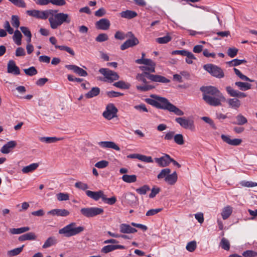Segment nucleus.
<instances>
[{
	"mask_svg": "<svg viewBox=\"0 0 257 257\" xmlns=\"http://www.w3.org/2000/svg\"><path fill=\"white\" fill-rule=\"evenodd\" d=\"M24 71L26 75L30 76L37 74L38 72L37 69L33 66L30 67L28 69H25Z\"/></svg>",
	"mask_w": 257,
	"mask_h": 257,
	"instance_id": "49",
	"label": "nucleus"
},
{
	"mask_svg": "<svg viewBox=\"0 0 257 257\" xmlns=\"http://www.w3.org/2000/svg\"><path fill=\"white\" fill-rule=\"evenodd\" d=\"M140 160L146 163H153V160L151 156H147L143 155H141L139 156Z\"/></svg>",
	"mask_w": 257,
	"mask_h": 257,
	"instance_id": "62",
	"label": "nucleus"
},
{
	"mask_svg": "<svg viewBox=\"0 0 257 257\" xmlns=\"http://www.w3.org/2000/svg\"><path fill=\"white\" fill-rule=\"evenodd\" d=\"M121 179L124 182L131 183L135 182L137 181V176L135 175H123Z\"/></svg>",
	"mask_w": 257,
	"mask_h": 257,
	"instance_id": "39",
	"label": "nucleus"
},
{
	"mask_svg": "<svg viewBox=\"0 0 257 257\" xmlns=\"http://www.w3.org/2000/svg\"><path fill=\"white\" fill-rule=\"evenodd\" d=\"M219 246L225 250H229L230 249V242L229 240L226 238L223 237L221 238L219 243Z\"/></svg>",
	"mask_w": 257,
	"mask_h": 257,
	"instance_id": "40",
	"label": "nucleus"
},
{
	"mask_svg": "<svg viewBox=\"0 0 257 257\" xmlns=\"http://www.w3.org/2000/svg\"><path fill=\"white\" fill-rule=\"evenodd\" d=\"M128 35L131 36L132 38L128 39L121 45V50H124L130 47L136 46L139 43L138 39L134 36L132 32H128Z\"/></svg>",
	"mask_w": 257,
	"mask_h": 257,
	"instance_id": "13",
	"label": "nucleus"
},
{
	"mask_svg": "<svg viewBox=\"0 0 257 257\" xmlns=\"http://www.w3.org/2000/svg\"><path fill=\"white\" fill-rule=\"evenodd\" d=\"M232 212V207L230 206L225 207L221 212V216L224 220L227 219Z\"/></svg>",
	"mask_w": 257,
	"mask_h": 257,
	"instance_id": "33",
	"label": "nucleus"
},
{
	"mask_svg": "<svg viewBox=\"0 0 257 257\" xmlns=\"http://www.w3.org/2000/svg\"><path fill=\"white\" fill-rule=\"evenodd\" d=\"M229 107L237 109L241 105L240 101L236 98H229L227 101Z\"/></svg>",
	"mask_w": 257,
	"mask_h": 257,
	"instance_id": "29",
	"label": "nucleus"
},
{
	"mask_svg": "<svg viewBox=\"0 0 257 257\" xmlns=\"http://www.w3.org/2000/svg\"><path fill=\"white\" fill-rule=\"evenodd\" d=\"M99 93L100 89L98 87H93L88 93L85 94V97L87 98H91L97 96Z\"/></svg>",
	"mask_w": 257,
	"mask_h": 257,
	"instance_id": "32",
	"label": "nucleus"
},
{
	"mask_svg": "<svg viewBox=\"0 0 257 257\" xmlns=\"http://www.w3.org/2000/svg\"><path fill=\"white\" fill-rule=\"evenodd\" d=\"M14 5L21 8H25L26 4L24 0H9Z\"/></svg>",
	"mask_w": 257,
	"mask_h": 257,
	"instance_id": "55",
	"label": "nucleus"
},
{
	"mask_svg": "<svg viewBox=\"0 0 257 257\" xmlns=\"http://www.w3.org/2000/svg\"><path fill=\"white\" fill-rule=\"evenodd\" d=\"M113 85L117 88L121 89H128L130 88L131 85L126 83L123 81H119L118 82H115L113 84Z\"/></svg>",
	"mask_w": 257,
	"mask_h": 257,
	"instance_id": "42",
	"label": "nucleus"
},
{
	"mask_svg": "<svg viewBox=\"0 0 257 257\" xmlns=\"http://www.w3.org/2000/svg\"><path fill=\"white\" fill-rule=\"evenodd\" d=\"M11 24L14 27L18 28L20 26V22L18 16L13 15L11 19Z\"/></svg>",
	"mask_w": 257,
	"mask_h": 257,
	"instance_id": "53",
	"label": "nucleus"
},
{
	"mask_svg": "<svg viewBox=\"0 0 257 257\" xmlns=\"http://www.w3.org/2000/svg\"><path fill=\"white\" fill-rule=\"evenodd\" d=\"M203 68L215 77L221 78L224 76L222 69L216 65L212 64H207L203 66Z\"/></svg>",
	"mask_w": 257,
	"mask_h": 257,
	"instance_id": "7",
	"label": "nucleus"
},
{
	"mask_svg": "<svg viewBox=\"0 0 257 257\" xmlns=\"http://www.w3.org/2000/svg\"><path fill=\"white\" fill-rule=\"evenodd\" d=\"M103 212V208L98 207L82 208L80 210L81 213L88 218L93 217L97 215L101 214Z\"/></svg>",
	"mask_w": 257,
	"mask_h": 257,
	"instance_id": "9",
	"label": "nucleus"
},
{
	"mask_svg": "<svg viewBox=\"0 0 257 257\" xmlns=\"http://www.w3.org/2000/svg\"><path fill=\"white\" fill-rule=\"evenodd\" d=\"M39 166L38 163H33L28 166L23 167L22 169V171L24 173H29L33 172Z\"/></svg>",
	"mask_w": 257,
	"mask_h": 257,
	"instance_id": "31",
	"label": "nucleus"
},
{
	"mask_svg": "<svg viewBox=\"0 0 257 257\" xmlns=\"http://www.w3.org/2000/svg\"><path fill=\"white\" fill-rule=\"evenodd\" d=\"M225 89L227 93L231 97L235 98H244L247 96L246 93L235 90L230 86H226Z\"/></svg>",
	"mask_w": 257,
	"mask_h": 257,
	"instance_id": "14",
	"label": "nucleus"
},
{
	"mask_svg": "<svg viewBox=\"0 0 257 257\" xmlns=\"http://www.w3.org/2000/svg\"><path fill=\"white\" fill-rule=\"evenodd\" d=\"M234 84L241 91H246L251 88V85L247 82L238 81L235 82Z\"/></svg>",
	"mask_w": 257,
	"mask_h": 257,
	"instance_id": "30",
	"label": "nucleus"
},
{
	"mask_svg": "<svg viewBox=\"0 0 257 257\" xmlns=\"http://www.w3.org/2000/svg\"><path fill=\"white\" fill-rule=\"evenodd\" d=\"M14 35L13 36V40L15 42V43L19 46L22 44V35L21 32L17 30L15 32H14Z\"/></svg>",
	"mask_w": 257,
	"mask_h": 257,
	"instance_id": "36",
	"label": "nucleus"
},
{
	"mask_svg": "<svg viewBox=\"0 0 257 257\" xmlns=\"http://www.w3.org/2000/svg\"><path fill=\"white\" fill-rule=\"evenodd\" d=\"M53 12L50 14L49 22L52 29H56L63 23L69 24L71 18L68 14L57 13V10H53Z\"/></svg>",
	"mask_w": 257,
	"mask_h": 257,
	"instance_id": "4",
	"label": "nucleus"
},
{
	"mask_svg": "<svg viewBox=\"0 0 257 257\" xmlns=\"http://www.w3.org/2000/svg\"><path fill=\"white\" fill-rule=\"evenodd\" d=\"M174 142L179 145L184 144V138L182 134H177L174 137Z\"/></svg>",
	"mask_w": 257,
	"mask_h": 257,
	"instance_id": "48",
	"label": "nucleus"
},
{
	"mask_svg": "<svg viewBox=\"0 0 257 257\" xmlns=\"http://www.w3.org/2000/svg\"><path fill=\"white\" fill-rule=\"evenodd\" d=\"M137 13L131 10H126L125 11H122L120 13V16L123 18H126L127 19H131L137 16Z\"/></svg>",
	"mask_w": 257,
	"mask_h": 257,
	"instance_id": "28",
	"label": "nucleus"
},
{
	"mask_svg": "<svg viewBox=\"0 0 257 257\" xmlns=\"http://www.w3.org/2000/svg\"><path fill=\"white\" fill-rule=\"evenodd\" d=\"M146 77H147L151 81L156 82H161L167 83L170 82V80L166 77L159 75L151 74L147 72H145L142 73L138 74L136 76V79L143 83L144 85H137V89L142 92L147 91L152 89L154 87L152 85L148 84Z\"/></svg>",
	"mask_w": 257,
	"mask_h": 257,
	"instance_id": "3",
	"label": "nucleus"
},
{
	"mask_svg": "<svg viewBox=\"0 0 257 257\" xmlns=\"http://www.w3.org/2000/svg\"><path fill=\"white\" fill-rule=\"evenodd\" d=\"M108 165V162L105 160H102L97 162L95 164V167L100 168L103 169L106 167Z\"/></svg>",
	"mask_w": 257,
	"mask_h": 257,
	"instance_id": "60",
	"label": "nucleus"
},
{
	"mask_svg": "<svg viewBox=\"0 0 257 257\" xmlns=\"http://www.w3.org/2000/svg\"><path fill=\"white\" fill-rule=\"evenodd\" d=\"M53 10H47L45 11H40L37 10H28L26 13L30 16L33 17L38 19L46 20L53 12Z\"/></svg>",
	"mask_w": 257,
	"mask_h": 257,
	"instance_id": "8",
	"label": "nucleus"
},
{
	"mask_svg": "<svg viewBox=\"0 0 257 257\" xmlns=\"http://www.w3.org/2000/svg\"><path fill=\"white\" fill-rule=\"evenodd\" d=\"M99 145L102 148H111L116 151H119V147L114 142L111 141L100 142L98 143Z\"/></svg>",
	"mask_w": 257,
	"mask_h": 257,
	"instance_id": "23",
	"label": "nucleus"
},
{
	"mask_svg": "<svg viewBox=\"0 0 257 257\" xmlns=\"http://www.w3.org/2000/svg\"><path fill=\"white\" fill-rule=\"evenodd\" d=\"M75 222H71L63 228L59 230V233L63 234L66 237H69L76 235L84 230L83 226H76Z\"/></svg>",
	"mask_w": 257,
	"mask_h": 257,
	"instance_id": "5",
	"label": "nucleus"
},
{
	"mask_svg": "<svg viewBox=\"0 0 257 257\" xmlns=\"http://www.w3.org/2000/svg\"><path fill=\"white\" fill-rule=\"evenodd\" d=\"M47 214L52 216L64 217L69 215L70 212L65 209H54L48 211Z\"/></svg>",
	"mask_w": 257,
	"mask_h": 257,
	"instance_id": "19",
	"label": "nucleus"
},
{
	"mask_svg": "<svg viewBox=\"0 0 257 257\" xmlns=\"http://www.w3.org/2000/svg\"><path fill=\"white\" fill-rule=\"evenodd\" d=\"M61 138H58L56 137H40L39 140L43 143L47 144H51L55 143L58 141L61 140Z\"/></svg>",
	"mask_w": 257,
	"mask_h": 257,
	"instance_id": "34",
	"label": "nucleus"
},
{
	"mask_svg": "<svg viewBox=\"0 0 257 257\" xmlns=\"http://www.w3.org/2000/svg\"><path fill=\"white\" fill-rule=\"evenodd\" d=\"M221 138L223 142L231 146H238L242 142V140L240 139H231L229 136L221 135Z\"/></svg>",
	"mask_w": 257,
	"mask_h": 257,
	"instance_id": "18",
	"label": "nucleus"
},
{
	"mask_svg": "<svg viewBox=\"0 0 257 257\" xmlns=\"http://www.w3.org/2000/svg\"><path fill=\"white\" fill-rule=\"evenodd\" d=\"M246 62V61L244 59L239 60L237 59H235L230 61L227 62V64H228L230 66H236Z\"/></svg>",
	"mask_w": 257,
	"mask_h": 257,
	"instance_id": "46",
	"label": "nucleus"
},
{
	"mask_svg": "<svg viewBox=\"0 0 257 257\" xmlns=\"http://www.w3.org/2000/svg\"><path fill=\"white\" fill-rule=\"evenodd\" d=\"M16 145L17 143L15 141H10L3 146L1 149V151L3 154H8L11 151V150L15 148Z\"/></svg>",
	"mask_w": 257,
	"mask_h": 257,
	"instance_id": "24",
	"label": "nucleus"
},
{
	"mask_svg": "<svg viewBox=\"0 0 257 257\" xmlns=\"http://www.w3.org/2000/svg\"><path fill=\"white\" fill-rule=\"evenodd\" d=\"M55 48L58 49L62 51H65L69 53L70 54H71L72 56H74L75 55V53L74 51L70 47L64 46V45H55Z\"/></svg>",
	"mask_w": 257,
	"mask_h": 257,
	"instance_id": "44",
	"label": "nucleus"
},
{
	"mask_svg": "<svg viewBox=\"0 0 257 257\" xmlns=\"http://www.w3.org/2000/svg\"><path fill=\"white\" fill-rule=\"evenodd\" d=\"M125 248V246L122 245H107L103 246L102 248V249H101V252L104 253H107L115 249H123Z\"/></svg>",
	"mask_w": 257,
	"mask_h": 257,
	"instance_id": "21",
	"label": "nucleus"
},
{
	"mask_svg": "<svg viewBox=\"0 0 257 257\" xmlns=\"http://www.w3.org/2000/svg\"><path fill=\"white\" fill-rule=\"evenodd\" d=\"M235 118L236 121L233 122V124L241 125L247 122V118L241 114H239L236 115Z\"/></svg>",
	"mask_w": 257,
	"mask_h": 257,
	"instance_id": "37",
	"label": "nucleus"
},
{
	"mask_svg": "<svg viewBox=\"0 0 257 257\" xmlns=\"http://www.w3.org/2000/svg\"><path fill=\"white\" fill-rule=\"evenodd\" d=\"M108 39V37L107 34L102 33L99 34L96 38L95 40L98 42H102L107 41Z\"/></svg>",
	"mask_w": 257,
	"mask_h": 257,
	"instance_id": "57",
	"label": "nucleus"
},
{
	"mask_svg": "<svg viewBox=\"0 0 257 257\" xmlns=\"http://www.w3.org/2000/svg\"><path fill=\"white\" fill-rule=\"evenodd\" d=\"M7 72L14 75H19L20 70L19 68L16 65L15 62L11 60L9 61L7 66Z\"/></svg>",
	"mask_w": 257,
	"mask_h": 257,
	"instance_id": "17",
	"label": "nucleus"
},
{
	"mask_svg": "<svg viewBox=\"0 0 257 257\" xmlns=\"http://www.w3.org/2000/svg\"><path fill=\"white\" fill-rule=\"evenodd\" d=\"M172 40V38L169 35H167L163 37L158 38L156 39V41L159 44H166Z\"/></svg>",
	"mask_w": 257,
	"mask_h": 257,
	"instance_id": "43",
	"label": "nucleus"
},
{
	"mask_svg": "<svg viewBox=\"0 0 257 257\" xmlns=\"http://www.w3.org/2000/svg\"><path fill=\"white\" fill-rule=\"evenodd\" d=\"M75 187L83 191H87L86 190L89 188V187L87 184L81 181L77 182L75 183Z\"/></svg>",
	"mask_w": 257,
	"mask_h": 257,
	"instance_id": "52",
	"label": "nucleus"
},
{
	"mask_svg": "<svg viewBox=\"0 0 257 257\" xmlns=\"http://www.w3.org/2000/svg\"><path fill=\"white\" fill-rule=\"evenodd\" d=\"M238 51L235 48H229L227 53L230 57L233 58L236 56Z\"/></svg>",
	"mask_w": 257,
	"mask_h": 257,
	"instance_id": "59",
	"label": "nucleus"
},
{
	"mask_svg": "<svg viewBox=\"0 0 257 257\" xmlns=\"http://www.w3.org/2000/svg\"><path fill=\"white\" fill-rule=\"evenodd\" d=\"M117 109L112 103L108 104L105 110L103 112V116L108 120H110L116 116Z\"/></svg>",
	"mask_w": 257,
	"mask_h": 257,
	"instance_id": "12",
	"label": "nucleus"
},
{
	"mask_svg": "<svg viewBox=\"0 0 257 257\" xmlns=\"http://www.w3.org/2000/svg\"><path fill=\"white\" fill-rule=\"evenodd\" d=\"M201 90L203 92V99L210 105H221V101L225 100L222 93L215 87H203L201 88Z\"/></svg>",
	"mask_w": 257,
	"mask_h": 257,
	"instance_id": "1",
	"label": "nucleus"
},
{
	"mask_svg": "<svg viewBox=\"0 0 257 257\" xmlns=\"http://www.w3.org/2000/svg\"><path fill=\"white\" fill-rule=\"evenodd\" d=\"M6 32H8V33L9 34H12L14 33V30L11 27V25L10 24V23L8 21H6L4 24L3 26Z\"/></svg>",
	"mask_w": 257,
	"mask_h": 257,
	"instance_id": "58",
	"label": "nucleus"
},
{
	"mask_svg": "<svg viewBox=\"0 0 257 257\" xmlns=\"http://www.w3.org/2000/svg\"><path fill=\"white\" fill-rule=\"evenodd\" d=\"M186 249L190 251H194L196 248V242L195 241H191L189 242L186 245Z\"/></svg>",
	"mask_w": 257,
	"mask_h": 257,
	"instance_id": "54",
	"label": "nucleus"
},
{
	"mask_svg": "<svg viewBox=\"0 0 257 257\" xmlns=\"http://www.w3.org/2000/svg\"><path fill=\"white\" fill-rule=\"evenodd\" d=\"M162 210V208L151 209L147 212L146 215L147 216H153L160 212Z\"/></svg>",
	"mask_w": 257,
	"mask_h": 257,
	"instance_id": "61",
	"label": "nucleus"
},
{
	"mask_svg": "<svg viewBox=\"0 0 257 257\" xmlns=\"http://www.w3.org/2000/svg\"><path fill=\"white\" fill-rule=\"evenodd\" d=\"M151 97L153 99L148 98L146 99V102L149 104L157 108L168 110L170 112H174L177 115H184V113L182 110L171 103L167 98L154 94L151 95Z\"/></svg>",
	"mask_w": 257,
	"mask_h": 257,
	"instance_id": "2",
	"label": "nucleus"
},
{
	"mask_svg": "<svg viewBox=\"0 0 257 257\" xmlns=\"http://www.w3.org/2000/svg\"><path fill=\"white\" fill-rule=\"evenodd\" d=\"M110 26V21L105 18L101 19L95 23L96 28L102 30H107Z\"/></svg>",
	"mask_w": 257,
	"mask_h": 257,
	"instance_id": "16",
	"label": "nucleus"
},
{
	"mask_svg": "<svg viewBox=\"0 0 257 257\" xmlns=\"http://www.w3.org/2000/svg\"><path fill=\"white\" fill-rule=\"evenodd\" d=\"M57 198L60 201H67L69 199V196L67 193H59L57 194Z\"/></svg>",
	"mask_w": 257,
	"mask_h": 257,
	"instance_id": "56",
	"label": "nucleus"
},
{
	"mask_svg": "<svg viewBox=\"0 0 257 257\" xmlns=\"http://www.w3.org/2000/svg\"><path fill=\"white\" fill-rule=\"evenodd\" d=\"M20 30L24 35L27 37H32V34L29 29L26 27H21Z\"/></svg>",
	"mask_w": 257,
	"mask_h": 257,
	"instance_id": "64",
	"label": "nucleus"
},
{
	"mask_svg": "<svg viewBox=\"0 0 257 257\" xmlns=\"http://www.w3.org/2000/svg\"><path fill=\"white\" fill-rule=\"evenodd\" d=\"M175 121L185 129L193 130L195 128L193 120L185 117L176 118Z\"/></svg>",
	"mask_w": 257,
	"mask_h": 257,
	"instance_id": "11",
	"label": "nucleus"
},
{
	"mask_svg": "<svg viewBox=\"0 0 257 257\" xmlns=\"http://www.w3.org/2000/svg\"><path fill=\"white\" fill-rule=\"evenodd\" d=\"M99 72L110 82H112L119 79L117 73L107 68H100Z\"/></svg>",
	"mask_w": 257,
	"mask_h": 257,
	"instance_id": "10",
	"label": "nucleus"
},
{
	"mask_svg": "<svg viewBox=\"0 0 257 257\" xmlns=\"http://www.w3.org/2000/svg\"><path fill=\"white\" fill-rule=\"evenodd\" d=\"M57 242V240L55 237H49L45 242L42 246L43 248L49 247Z\"/></svg>",
	"mask_w": 257,
	"mask_h": 257,
	"instance_id": "38",
	"label": "nucleus"
},
{
	"mask_svg": "<svg viewBox=\"0 0 257 257\" xmlns=\"http://www.w3.org/2000/svg\"><path fill=\"white\" fill-rule=\"evenodd\" d=\"M87 196L94 199L95 201L98 200L100 198L103 199L104 193L102 191L99 190L97 192H93L90 190H87L85 192Z\"/></svg>",
	"mask_w": 257,
	"mask_h": 257,
	"instance_id": "20",
	"label": "nucleus"
},
{
	"mask_svg": "<svg viewBox=\"0 0 257 257\" xmlns=\"http://www.w3.org/2000/svg\"><path fill=\"white\" fill-rule=\"evenodd\" d=\"M178 176L177 173L174 172L172 174H169L167 177L166 178L165 181L168 184L173 185L176 183L177 181Z\"/></svg>",
	"mask_w": 257,
	"mask_h": 257,
	"instance_id": "27",
	"label": "nucleus"
},
{
	"mask_svg": "<svg viewBox=\"0 0 257 257\" xmlns=\"http://www.w3.org/2000/svg\"><path fill=\"white\" fill-rule=\"evenodd\" d=\"M102 201L109 204L113 205L116 201V198L115 197L113 196L111 198H107L106 196L104 194Z\"/></svg>",
	"mask_w": 257,
	"mask_h": 257,
	"instance_id": "51",
	"label": "nucleus"
},
{
	"mask_svg": "<svg viewBox=\"0 0 257 257\" xmlns=\"http://www.w3.org/2000/svg\"><path fill=\"white\" fill-rule=\"evenodd\" d=\"M24 245L18 248H14L12 250H9L8 252V254L10 256H15L19 254L23 250Z\"/></svg>",
	"mask_w": 257,
	"mask_h": 257,
	"instance_id": "45",
	"label": "nucleus"
},
{
	"mask_svg": "<svg viewBox=\"0 0 257 257\" xmlns=\"http://www.w3.org/2000/svg\"><path fill=\"white\" fill-rule=\"evenodd\" d=\"M37 238L36 235L34 232H29L19 236V240L23 241L25 240H35Z\"/></svg>",
	"mask_w": 257,
	"mask_h": 257,
	"instance_id": "26",
	"label": "nucleus"
},
{
	"mask_svg": "<svg viewBox=\"0 0 257 257\" xmlns=\"http://www.w3.org/2000/svg\"><path fill=\"white\" fill-rule=\"evenodd\" d=\"M29 230L30 227L26 226L18 228H11L10 229V232L13 234H18L27 232Z\"/></svg>",
	"mask_w": 257,
	"mask_h": 257,
	"instance_id": "35",
	"label": "nucleus"
},
{
	"mask_svg": "<svg viewBox=\"0 0 257 257\" xmlns=\"http://www.w3.org/2000/svg\"><path fill=\"white\" fill-rule=\"evenodd\" d=\"M242 255L245 257H255L257 256V252L252 250H246L244 251Z\"/></svg>",
	"mask_w": 257,
	"mask_h": 257,
	"instance_id": "63",
	"label": "nucleus"
},
{
	"mask_svg": "<svg viewBox=\"0 0 257 257\" xmlns=\"http://www.w3.org/2000/svg\"><path fill=\"white\" fill-rule=\"evenodd\" d=\"M123 197L124 201L130 205H133L136 203L137 201V197L132 193L128 192L123 194Z\"/></svg>",
	"mask_w": 257,
	"mask_h": 257,
	"instance_id": "25",
	"label": "nucleus"
},
{
	"mask_svg": "<svg viewBox=\"0 0 257 257\" xmlns=\"http://www.w3.org/2000/svg\"><path fill=\"white\" fill-rule=\"evenodd\" d=\"M171 157L169 155L165 154L160 158H156L154 159L155 161L161 167H165L168 166L170 163Z\"/></svg>",
	"mask_w": 257,
	"mask_h": 257,
	"instance_id": "15",
	"label": "nucleus"
},
{
	"mask_svg": "<svg viewBox=\"0 0 257 257\" xmlns=\"http://www.w3.org/2000/svg\"><path fill=\"white\" fill-rule=\"evenodd\" d=\"M171 173V170L169 168H165L162 169L159 174L157 175L158 179H164V181L167 177V176Z\"/></svg>",
	"mask_w": 257,
	"mask_h": 257,
	"instance_id": "41",
	"label": "nucleus"
},
{
	"mask_svg": "<svg viewBox=\"0 0 257 257\" xmlns=\"http://www.w3.org/2000/svg\"><path fill=\"white\" fill-rule=\"evenodd\" d=\"M150 188L147 185H145L142 187L136 189V191L140 195H145L147 193V191H149Z\"/></svg>",
	"mask_w": 257,
	"mask_h": 257,
	"instance_id": "50",
	"label": "nucleus"
},
{
	"mask_svg": "<svg viewBox=\"0 0 257 257\" xmlns=\"http://www.w3.org/2000/svg\"><path fill=\"white\" fill-rule=\"evenodd\" d=\"M184 56H186L185 61L188 64L193 63V60H195L196 58L193 53L189 51H187Z\"/></svg>",
	"mask_w": 257,
	"mask_h": 257,
	"instance_id": "47",
	"label": "nucleus"
},
{
	"mask_svg": "<svg viewBox=\"0 0 257 257\" xmlns=\"http://www.w3.org/2000/svg\"><path fill=\"white\" fill-rule=\"evenodd\" d=\"M120 232L122 233H134L137 231V230L133 228L129 224L122 223L119 225Z\"/></svg>",
	"mask_w": 257,
	"mask_h": 257,
	"instance_id": "22",
	"label": "nucleus"
},
{
	"mask_svg": "<svg viewBox=\"0 0 257 257\" xmlns=\"http://www.w3.org/2000/svg\"><path fill=\"white\" fill-rule=\"evenodd\" d=\"M136 63L139 64H144V66H141L139 68L143 72H147L148 73L155 72L156 63L150 59H138L135 61Z\"/></svg>",
	"mask_w": 257,
	"mask_h": 257,
	"instance_id": "6",
	"label": "nucleus"
}]
</instances>
